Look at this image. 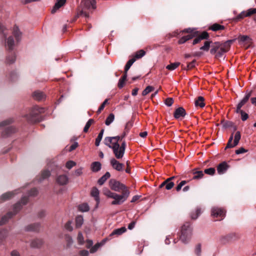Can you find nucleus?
<instances>
[{"label":"nucleus","mask_w":256,"mask_h":256,"mask_svg":"<svg viewBox=\"0 0 256 256\" xmlns=\"http://www.w3.org/2000/svg\"><path fill=\"white\" fill-rule=\"evenodd\" d=\"M110 176V174L109 172H106V174L102 176L98 180V184L100 185H102L104 182Z\"/></svg>","instance_id":"c85d7f7f"},{"label":"nucleus","mask_w":256,"mask_h":256,"mask_svg":"<svg viewBox=\"0 0 256 256\" xmlns=\"http://www.w3.org/2000/svg\"><path fill=\"white\" fill-rule=\"evenodd\" d=\"M238 41L240 44H250L252 43V39L248 36H240L238 38Z\"/></svg>","instance_id":"2eb2a0df"},{"label":"nucleus","mask_w":256,"mask_h":256,"mask_svg":"<svg viewBox=\"0 0 256 256\" xmlns=\"http://www.w3.org/2000/svg\"><path fill=\"white\" fill-rule=\"evenodd\" d=\"M234 41V40H227L224 42H217L212 43L210 46V54H215L216 58H218L222 57L226 52L228 51L230 45Z\"/></svg>","instance_id":"f257e3e1"},{"label":"nucleus","mask_w":256,"mask_h":256,"mask_svg":"<svg viewBox=\"0 0 256 256\" xmlns=\"http://www.w3.org/2000/svg\"><path fill=\"white\" fill-rule=\"evenodd\" d=\"M45 110L44 108L40 107L38 106H36L33 107L30 114V118H28V120L30 122H34L36 120V118L35 117L40 114L44 112Z\"/></svg>","instance_id":"0eeeda50"},{"label":"nucleus","mask_w":256,"mask_h":256,"mask_svg":"<svg viewBox=\"0 0 256 256\" xmlns=\"http://www.w3.org/2000/svg\"><path fill=\"white\" fill-rule=\"evenodd\" d=\"M40 225L38 224H34L28 226L26 227L27 231H37L39 230Z\"/></svg>","instance_id":"7c9ffc66"},{"label":"nucleus","mask_w":256,"mask_h":256,"mask_svg":"<svg viewBox=\"0 0 256 256\" xmlns=\"http://www.w3.org/2000/svg\"><path fill=\"white\" fill-rule=\"evenodd\" d=\"M108 102V99H106L104 100V102L102 104L100 105V106L99 107L98 111H97V113L98 114H100L101 111L104 108V106H105V105L107 104Z\"/></svg>","instance_id":"13d9d810"},{"label":"nucleus","mask_w":256,"mask_h":256,"mask_svg":"<svg viewBox=\"0 0 256 256\" xmlns=\"http://www.w3.org/2000/svg\"><path fill=\"white\" fill-rule=\"evenodd\" d=\"M43 244V241L40 239H36L32 241L30 246L32 248H40Z\"/></svg>","instance_id":"cd10ccee"},{"label":"nucleus","mask_w":256,"mask_h":256,"mask_svg":"<svg viewBox=\"0 0 256 256\" xmlns=\"http://www.w3.org/2000/svg\"><path fill=\"white\" fill-rule=\"evenodd\" d=\"M224 26L218 24H212L210 28V29L213 31H217L218 30H224Z\"/></svg>","instance_id":"4c0bfd02"},{"label":"nucleus","mask_w":256,"mask_h":256,"mask_svg":"<svg viewBox=\"0 0 256 256\" xmlns=\"http://www.w3.org/2000/svg\"><path fill=\"white\" fill-rule=\"evenodd\" d=\"M110 186L112 190L116 192H120V190H128L126 186L118 181L114 180H111L110 181Z\"/></svg>","instance_id":"423d86ee"},{"label":"nucleus","mask_w":256,"mask_h":256,"mask_svg":"<svg viewBox=\"0 0 256 256\" xmlns=\"http://www.w3.org/2000/svg\"><path fill=\"white\" fill-rule=\"evenodd\" d=\"M112 148L113 153L116 157V158L118 160L122 159L124 154L125 150L126 148V143L124 141L120 145H115Z\"/></svg>","instance_id":"39448f33"},{"label":"nucleus","mask_w":256,"mask_h":256,"mask_svg":"<svg viewBox=\"0 0 256 256\" xmlns=\"http://www.w3.org/2000/svg\"><path fill=\"white\" fill-rule=\"evenodd\" d=\"M146 54V52L143 50H140L136 52L135 54L134 57V58H135L136 59H139L142 58V56H144Z\"/></svg>","instance_id":"79ce46f5"},{"label":"nucleus","mask_w":256,"mask_h":256,"mask_svg":"<svg viewBox=\"0 0 256 256\" xmlns=\"http://www.w3.org/2000/svg\"><path fill=\"white\" fill-rule=\"evenodd\" d=\"M90 194L94 198V199L96 202V204L98 206L100 201V197H99L100 192H99L98 190L96 187L93 188L91 190Z\"/></svg>","instance_id":"4be33fe9"},{"label":"nucleus","mask_w":256,"mask_h":256,"mask_svg":"<svg viewBox=\"0 0 256 256\" xmlns=\"http://www.w3.org/2000/svg\"><path fill=\"white\" fill-rule=\"evenodd\" d=\"M76 165V163L74 162L72 160H69L66 163V166L67 168L70 170Z\"/></svg>","instance_id":"3c124183"},{"label":"nucleus","mask_w":256,"mask_h":256,"mask_svg":"<svg viewBox=\"0 0 256 256\" xmlns=\"http://www.w3.org/2000/svg\"><path fill=\"white\" fill-rule=\"evenodd\" d=\"M12 34L16 38V42H18L21 40L22 32L20 31L18 28L16 26L13 28Z\"/></svg>","instance_id":"a211bd4d"},{"label":"nucleus","mask_w":256,"mask_h":256,"mask_svg":"<svg viewBox=\"0 0 256 256\" xmlns=\"http://www.w3.org/2000/svg\"><path fill=\"white\" fill-rule=\"evenodd\" d=\"M104 129H102L100 132L99 133L98 137L96 138V142H95V144L96 146H98L100 145V141L102 138V136H103V134H104Z\"/></svg>","instance_id":"c9c22d12"},{"label":"nucleus","mask_w":256,"mask_h":256,"mask_svg":"<svg viewBox=\"0 0 256 256\" xmlns=\"http://www.w3.org/2000/svg\"><path fill=\"white\" fill-rule=\"evenodd\" d=\"M78 241L80 244H82L84 242V238L82 232H79L78 235Z\"/></svg>","instance_id":"4d7b16f0"},{"label":"nucleus","mask_w":256,"mask_h":256,"mask_svg":"<svg viewBox=\"0 0 256 256\" xmlns=\"http://www.w3.org/2000/svg\"><path fill=\"white\" fill-rule=\"evenodd\" d=\"M78 209L81 212H86L89 210L90 208L88 205L87 204L84 203L79 206Z\"/></svg>","instance_id":"ea45409f"},{"label":"nucleus","mask_w":256,"mask_h":256,"mask_svg":"<svg viewBox=\"0 0 256 256\" xmlns=\"http://www.w3.org/2000/svg\"><path fill=\"white\" fill-rule=\"evenodd\" d=\"M201 212H202L200 208H197L194 212H192L191 213L190 217L192 219L196 220L200 215Z\"/></svg>","instance_id":"72a5a7b5"},{"label":"nucleus","mask_w":256,"mask_h":256,"mask_svg":"<svg viewBox=\"0 0 256 256\" xmlns=\"http://www.w3.org/2000/svg\"><path fill=\"white\" fill-rule=\"evenodd\" d=\"M104 143L106 146L112 149L114 148V146L119 144L118 142H116L114 140L112 136H108L105 138L104 140Z\"/></svg>","instance_id":"f8f14e48"},{"label":"nucleus","mask_w":256,"mask_h":256,"mask_svg":"<svg viewBox=\"0 0 256 256\" xmlns=\"http://www.w3.org/2000/svg\"><path fill=\"white\" fill-rule=\"evenodd\" d=\"M56 182L60 185H65L68 184V178L66 175H60L58 176Z\"/></svg>","instance_id":"412c9836"},{"label":"nucleus","mask_w":256,"mask_h":256,"mask_svg":"<svg viewBox=\"0 0 256 256\" xmlns=\"http://www.w3.org/2000/svg\"><path fill=\"white\" fill-rule=\"evenodd\" d=\"M239 113L241 114V118L242 121H245L248 118V114L244 112L243 110H240V112H239Z\"/></svg>","instance_id":"864d4df0"},{"label":"nucleus","mask_w":256,"mask_h":256,"mask_svg":"<svg viewBox=\"0 0 256 256\" xmlns=\"http://www.w3.org/2000/svg\"><path fill=\"white\" fill-rule=\"evenodd\" d=\"M114 116L113 114H110L106 118L105 124L106 126H109L114 120Z\"/></svg>","instance_id":"a19ab883"},{"label":"nucleus","mask_w":256,"mask_h":256,"mask_svg":"<svg viewBox=\"0 0 256 256\" xmlns=\"http://www.w3.org/2000/svg\"><path fill=\"white\" fill-rule=\"evenodd\" d=\"M246 12L247 16H250L253 14H256V8H250L247 12Z\"/></svg>","instance_id":"052dcab7"},{"label":"nucleus","mask_w":256,"mask_h":256,"mask_svg":"<svg viewBox=\"0 0 256 256\" xmlns=\"http://www.w3.org/2000/svg\"><path fill=\"white\" fill-rule=\"evenodd\" d=\"M126 228L125 227H122L120 228H118V229H116V230H114L112 233L111 234H110V236H113V235H118V236H119V235H120L122 234L123 233H124L126 231Z\"/></svg>","instance_id":"2f4dec72"},{"label":"nucleus","mask_w":256,"mask_h":256,"mask_svg":"<svg viewBox=\"0 0 256 256\" xmlns=\"http://www.w3.org/2000/svg\"><path fill=\"white\" fill-rule=\"evenodd\" d=\"M101 164L98 162H95L92 164L91 168L92 172H97L101 168Z\"/></svg>","instance_id":"c756f323"},{"label":"nucleus","mask_w":256,"mask_h":256,"mask_svg":"<svg viewBox=\"0 0 256 256\" xmlns=\"http://www.w3.org/2000/svg\"><path fill=\"white\" fill-rule=\"evenodd\" d=\"M196 36V34H189L187 36H184L182 37L178 41V43L179 44H182L186 42L192 38H193Z\"/></svg>","instance_id":"b1692460"},{"label":"nucleus","mask_w":256,"mask_h":256,"mask_svg":"<svg viewBox=\"0 0 256 256\" xmlns=\"http://www.w3.org/2000/svg\"><path fill=\"white\" fill-rule=\"evenodd\" d=\"M103 193L107 197L114 199L112 202V205H119L122 204L127 200L130 195V191L128 190L122 192V194H118L116 193L112 192L106 188L103 190Z\"/></svg>","instance_id":"f03ea898"},{"label":"nucleus","mask_w":256,"mask_h":256,"mask_svg":"<svg viewBox=\"0 0 256 256\" xmlns=\"http://www.w3.org/2000/svg\"><path fill=\"white\" fill-rule=\"evenodd\" d=\"M38 192V190L36 188H32L28 192V196H34L37 194Z\"/></svg>","instance_id":"69168bd1"},{"label":"nucleus","mask_w":256,"mask_h":256,"mask_svg":"<svg viewBox=\"0 0 256 256\" xmlns=\"http://www.w3.org/2000/svg\"><path fill=\"white\" fill-rule=\"evenodd\" d=\"M204 97L202 96H200L198 98L195 100L194 104L196 106H200V108H204L205 106V104L204 102Z\"/></svg>","instance_id":"bb28decb"},{"label":"nucleus","mask_w":256,"mask_h":256,"mask_svg":"<svg viewBox=\"0 0 256 256\" xmlns=\"http://www.w3.org/2000/svg\"><path fill=\"white\" fill-rule=\"evenodd\" d=\"M50 174V172L48 170H44L42 172L40 178V181H42V180L48 178Z\"/></svg>","instance_id":"e433bc0d"},{"label":"nucleus","mask_w":256,"mask_h":256,"mask_svg":"<svg viewBox=\"0 0 256 256\" xmlns=\"http://www.w3.org/2000/svg\"><path fill=\"white\" fill-rule=\"evenodd\" d=\"M66 2V0H57L52 10V12L54 13L57 10L64 6Z\"/></svg>","instance_id":"5701e85b"},{"label":"nucleus","mask_w":256,"mask_h":256,"mask_svg":"<svg viewBox=\"0 0 256 256\" xmlns=\"http://www.w3.org/2000/svg\"><path fill=\"white\" fill-rule=\"evenodd\" d=\"M6 46L10 50H12L14 48L15 42L12 36H10L6 40Z\"/></svg>","instance_id":"393cba45"},{"label":"nucleus","mask_w":256,"mask_h":256,"mask_svg":"<svg viewBox=\"0 0 256 256\" xmlns=\"http://www.w3.org/2000/svg\"><path fill=\"white\" fill-rule=\"evenodd\" d=\"M192 234V230L188 222L185 223L181 228L180 240L184 244L188 243L190 240Z\"/></svg>","instance_id":"20e7f679"},{"label":"nucleus","mask_w":256,"mask_h":256,"mask_svg":"<svg viewBox=\"0 0 256 256\" xmlns=\"http://www.w3.org/2000/svg\"><path fill=\"white\" fill-rule=\"evenodd\" d=\"M32 97L37 100H42L46 98V95L43 92L40 90H36L34 92Z\"/></svg>","instance_id":"6ab92c4d"},{"label":"nucleus","mask_w":256,"mask_h":256,"mask_svg":"<svg viewBox=\"0 0 256 256\" xmlns=\"http://www.w3.org/2000/svg\"><path fill=\"white\" fill-rule=\"evenodd\" d=\"M226 214L225 211L220 208H213L212 209V216L214 218H217L218 220H222Z\"/></svg>","instance_id":"1a4fd4ad"},{"label":"nucleus","mask_w":256,"mask_h":256,"mask_svg":"<svg viewBox=\"0 0 256 256\" xmlns=\"http://www.w3.org/2000/svg\"><path fill=\"white\" fill-rule=\"evenodd\" d=\"M252 94V91H247L246 92L245 96L244 98L238 102V104L236 106V112L237 114L239 113V112H240L241 108L243 106H244L248 100L250 98V97Z\"/></svg>","instance_id":"9d476101"},{"label":"nucleus","mask_w":256,"mask_h":256,"mask_svg":"<svg viewBox=\"0 0 256 256\" xmlns=\"http://www.w3.org/2000/svg\"><path fill=\"white\" fill-rule=\"evenodd\" d=\"M94 120L92 119H90L88 121V122L86 123V124L85 125V126L84 127V132H88L90 127V126L92 124V123H94Z\"/></svg>","instance_id":"49530a36"},{"label":"nucleus","mask_w":256,"mask_h":256,"mask_svg":"<svg viewBox=\"0 0 256 256\" xmlns=\"http://www.w3.org/2000/svg\"><path fill=\"white\" fill-rule=\"evenodd\" d=\"M64 238H65L66 242H67L68 246H70L72 244V242H73L72 238L70 236H69L68 234L65 235Z\"/></svg>","instance_id":"603ef678"},{"label":"nucleus","mask_w":256,"mask_h":256,"mask_svg":"<svg viewBox=\"0 0 256 256\" xmlns=\"http://www.w3.org/2000/svg\"><path fill=\"white\" fill-rule=\"evenodd\" d=\"M16 190L14 192H9L4 193L0 197V202H2L5 200H8L10 198H12L14 195L16 194Z\"/></svg>","instance_id":"f3484780"},{"label":"nucleus","mask_w":256,"mask_h":256,"mask_svg":"<svg viewBox=\"0 0 256 256\" xmlns=\"http://www.w3.org/2000/svg\"><path fill=\"white\" fill-rule=\"evenodd\" d=\"M154 90V88L152 86H148L142 91V95L144 96Z\"/></svg>","instance_id":"a18cd8bd"},{"label":"nucleus","mask_w":256,"mask_h":256,"mask_svg":"<svg viewBox=\"0 0 256 256\" xmlns=\"http://www.w3.org/2000/svg\"><path fill=\"white\" fill-rule=\"evenodd\" d=\"M110 164L112 168L118 172L122 171L124 168V164L120 162L116 158H112L110 160Z\"/></svg>","instance_id":"9b49d317"},{"label":"nucleus","mask_w":256,"mask_h":256,"mask_svg":"<svg viewBox=\"0 0 256 256\" xmlns=\"http://www.w3.org/2000/svg\"><path fill=\"white\" fill-rule=\"evenodd\" d=\"M84 16L85 18H88L89 17V14L88 13H87L86 12H84V10H80L79 12L77 14V17H79V16Z\"/></svg>","instance_id":"5fc2aeb1"},{"label":"nucleus","mask_w":256,"mask_h":256,"mask_svg":"<svg viewBox=\"0 0 256 256\" xmlns=\"http://www.w3.org/2000/svg\"><path fill=\"white\" fill-rule=\"evenodd\" d=\"M136 61L135 58H132L130 59L126 63L125 68L124 70L126 72H128V70L130 68V66L132 65V64L134 63V62Z\"/></svg>","instance_id":"c03bdc74"},{"label":"nucleus","mask_w":256,"mask_h":256,"mask_svg":"<svg viewBox=\"0 0 256 256\" xmlns=\"http://www.w3.org/2000/svg\"><path fill=\"white\" fill-rule=\"evenodd\" d=\"M16 132V128L11 126H8L6 127L4 130L2 132V136H9L10 134L14 133Z\"/></svg>","instance_id":"a878e982"},{"label":"nucleus","mask_w":256,"mask_h":256,"mask_svg":"<svg viewBox=\"0 0 256 256\" xmlns=\"http://www.w3.org/2000/svg\"><path fill=\"white\" fill-rule=\"evenodd\" d=\"M186 114L185 110L182 107H180L176 110L174 112V117L176 119H180L183 118Z\"/></svg>","instance_id":"ddd939ff"},{"label":"nucleus","mask_w":256,"mask_h":256,"mask_svg":"<svg viewBox=\"0 0 256 256\" xmlns=\"http://www.w3.org/2000/svg\"><path fill=\"white\" fill-rule=\"evenodd\" d=\"M208 37V34L206 32H203L200 35L198 36L194 40L192 44H196L203 40H207Z\"/></svg>","instance_id":"4468645a"},{"label":"nucleus","mask_w":256,"mask_h":256,"mask_svg":"<svg viewBox=\"0 0 256 256\" xmlns=\"http://www.w3.org/2000/svg\"><path fill=\"white\" fill-rule=\"evenodd\" d=\"M244 17H247L246 12V11H242L236 16V20L242 19Z\"/></svg>","instance_id":"bf43d9fd"},{"label":"nucleus","mask_w":256,"mask_h":256,"mask_svg":"<svg viewBox=\"0 0 256 256\" xmlns=\"http://www.w3.org/2000/svg\"><path fill=\"white\" fill-rule=\"evenodd\" d=\"M216 170L214 168H210L204 170V172L205 174L212 176L215 173Z\"/></svg>","instance_id":"09e8293b"},{"label":"nucleus","mask_w":256,"mask_h":256,"mask_svg":"<svg viewBox=\"0 0 256 256\" xmlns=\"http://www.w3.org/2000/svg\"><path fill=\"white\" fill-rule=\"evenodd\" d=\"M173 103H174V100L171 98H167L164 101L165 104L166 106H170Z\"/></svg>","instance_id":"6e6d98bb"},{"label":"nucleus","mask_w":256,"mask_h":256,"mask_svg":"<svg viewBox=\"0 0 256 256\" xmlns=\"http://www.w3.org/2000/svg\"><path fill=\"white\" fill-rule=\"evenodd\" d=\"M194 177L193 178L194 180H198L202 178L204 176V172L202 171H196L193 172Z\"/></svg>","instance_id":"37998d69"},{"label":"nucleus","mask_w":256,"mask_h":256,"mask_svg":"<svg viewBox=\"0 0 256 256\" xmlns=\"http://www.w3.org/2000/svg\"><path fill=\"white\" fill-rule=\"evenodd\" d=\"M82 2L84 3V7L88 9H90V8L93 9H95L96 8V0H83Z\"/></svg>","instance_id":"aec40b11"},{"label":"nucleus","mask_w":256,"mask_h":256,"mask_svg":"<svg viewBox=\"0 0 256 256\" xmlns=\"http://www.w3.org/2000/svg\"><path fill=\"white\" fill-rule=\"evenodd\" d=\"M84 218L82 216H78L76 218V226L77 228H80L83 224Z\"/></svg>","instance_id":"473e14b6"},{"label":"nucleus","mask_w":256,"mask_h":256,"mask_svg":"<svg viewBox=\"0 0 256 256\" xmlns=\"http://www.w3.org/2000/svg\"><path fill=\"white\" fill-rule=\"evenodd\" d=\"M228 168L226 162H224L220 164L217 166V171L219 174H224L227 170Z\"/></svg>","instance_id":"dca6fc26"},{"label":"nucleus","mask_w":256,"mask_h":256,"mask_svg":"<svg viewBox=\"0 0 256 256\" xmlns=\"http://www.w3.org/2000/svg\"><path fill=\"white\" fill-rule=\"evenodd\" d=\"M195 252L196 254L198 256H200L201 253V246L200 244H198L196 246L195 250Z\"/></svg>","instance_id":"774afa93"},{"label":"nucleus","mask_w":256,"mask_h":256,"mask_svg":"<svg viewBox=\"0 0 256 256\" xmlns=\"http://www.w3.org/2000/svg\"><path fill=\"white\" fill-rule=\"evenodd\" d=\"M180 65V62H176L172 63L166 66V68L170 70H176Z\"/></svg>","instance_id":"f704fd0d"},{"label":"nucleus","mask_w":256,"mask_h":256,"mask_svg":"<svg viewBox=\"0 0 256 256\" xmlns=\"http://www.w3.org/2000/svg\"><path fill=\"white\" fill-rule=\"evenodd\" d=\"M240 138L241 136L240 132L238 131L236 132L234 136V141L232 142V140H233V134H232L229 138L226 148H234L237 146L239 142Z\"/></svg>","instance_id":"6e6552de"},{"label":"nucleus","mask_w":256,"mask_h":256,"mask_svg":"<svg viewBox=\"0 0 256 256\" xmlns=\"http://www.w3.org/2000/svg\"><path fill=\"white\" fill-rule=\"evenodd\" d=\"M196 60H194L192 62H189L186 66V70H190L193 68H194L196 66Z\"/></svg>","instance_id":"e2e57ef3"},{"label":"nucleus","mask_w":256,"mask_h":256,"mask_svg":"<svg viewBox=\"0 0 256 256\" xmlns=\"http://www.w3.org/2000/svg\"><path fill=\"white\" fill-rule=\"evenodd\" d=\"M212 43L211 41H205L204 43V45L201 46L200 49L202 50L208 52L210 48V44Z\"/></svg>","instance_id":"58836bf2"},{"label":"nucleus","mask_w":256,"mask_h":256,"mask_svg":"<svg viewBox=\"0 0 256 256\" xmlns=\"http://www.w3.org/2000/svg\"><path fill=\"white\" fill-rule=\"evenodd\" d=\"M28 201V198L26 196H24L22 198L20 202L16 203L14 206V212H9L6 216L2 217L0 220V226L4 224L13 215L16 214L22 208V205L26 204Z\"/></svg>","instance_id":"7ed1b4c3"},{"label":"nucleus","mask_w":256,"mask_h":256,"mask_svg":"<svg viewBox=\"0 0 256 256\" xmlns=\"http://www.w3.org/2000/svg\"><path fill=\"white\" fill-rule=\"evenodd\" d=\"M16 60V56L14 54H11L6 58V62L9 64H12Z\"/></svg>","instance_id":"de8ad7c7"},{"label":"nucleus","mask_w":256,"mask_h":256,"mask_svg":"<svg viewBox=\"0 0 256 256\" xmlns=\"http://www.w3.org/2000/svg\"><path fill=\"white\" fill-rule=\"evenodd\" d=\"M72 221H68L64 226V228L66 230L69 232H71L73 230V228L72 226Z\"/></svg>","instance_id":"8fccbe9b"},{"label":"nucleus","mask_w":256,"mask_h":256,"mask_svg":"<svg viewBox=\"0 0 256 256\" xmlns=\"http://www.w3.org/2000/svg\"><path fill=\"white\" fill-rule=\"evenodd\" d=\"M248 152V150L244 149V148H240L239 149L236 150V154H243Z\"/></svg>","instance_id":"338daca9"},{"label":"nucleus","mask_w":256,"mask_h":256,"mask_svg":"<svg viewBox=\"0 0 256 256\" xmlns=\"http://www.w3.org/2000/svg\"><path fill=\"white\" fill-rule=\"evenodd\" d=\"M174 182H168L166 185V189L167 190H171L174 186Z\"/></svg>","instance_id":"0e129e2a"},{"label":"nucleus","mask_w":256,"mask_h":256,"mask_svg":"<svg viewBox=\"0 0 256 256\" xmlns=\"http://www.w3.org/2000/svg\"><path fill=\"white\" fill-rule=\"evenodd\" d=\"M100 246V244H95L94 246H92V248L90 249V253H94L96 251H97V250H98V248H99V247Z\"/></svg>","instance_id":"680f3d73"}]
</instances>
